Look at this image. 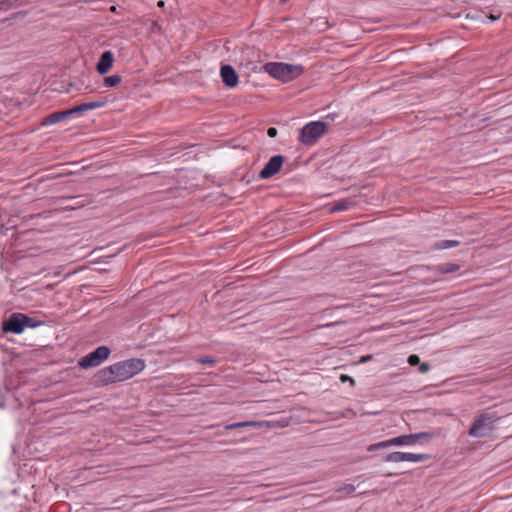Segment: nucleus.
<instances>
[{"label": "nucleus", "instance_id": "obj_30", "mask_svg": "<svg viewBox=\"0 0 512 512\" xmlns=\"http://www.w3.org/2000/svg\"><path fill=\"white\" fill-rule=\"evenodd\" d=\"M395 475H396V474H394V473H387V474H386V476H388V477L395 476Z\"/></svg>", "mask_w": 512, "mask_h": 512}, {"label": "nucleus", "instance_id": "obj_29", "mask_svg": "<svg viewBox=\"0 0 512 512\" xmlns=\"http://www.w3.org/2000/svg\"><path fill=\"white\" fill-rule=\"evenodd\" d=\"M158 6H160V7L164 6V2L163 1H159L158 2Z\"/></svg>", "mask_w": 512, "mask_h": 512}, {"label": "nucleus", "instance_id": "obj_17", "mask_svg": "<svg viewBox=\"0 0 512 512\" xmlns=\"http://www.w3.org/2000/svg\"><path fill=\"white\" fill-rule=\"evenodd\" d=\"M459 268V265L454 263H442L437 266V270L443 274L456 272Z\"/></svg>", "mask_w": 512, "mask_h": 512}, {"label": "nucleus", "instance_id": "obj_4", "mask_svg": "<svg viewBox=\"0 0 512 512\" xmlns=\"http://www.w3.org/2000/svg\"><path fill=\"white\" fill-rule=\"evenodd\" d=\"M499 419L496 412L484 411L479 414L471 425L468 435L474 438H484L495 429V423Z\"/></svg>", "mask_w": 512, "mask_h": 512}, {"label": "nucleus", "instance_id": "obj_22", "mask_svg": "<svg viewBox=\"0 0 512 512\" xmlns=\"http://www.w3.org/2000/svg\"><path fill=\"white\" fill-rule=\"evenodd\" d=\"M196 361L198 363L209 365V366H213L216 363L215 359L212 357H202V358L197 359Z\"/></svg>", "mask_w": 512, "mask_h": 512}, {"label": "nucleus", "instance_id": "obj_6", "mask_svg": "<svg viewBox=\"0 0 512 512\" xmlns=\"http://www.w3.org/2000/svg\"><path fill=\"white\" fill-rule=\"evenodd\" d=\"M110 353L111 351L107 346H99L91 353L82 357L79 361V366L83 369L99 366L109 357Z\"/></svg>", "mask_w": 512, "mask_h": 512}, {"label": "nucleus", "instance_id": "obj_26", "mask_svg": "<svg viewBox=\"0 0 512 512\" xmlns=\"http://www.w3.org/2000/svg\"><path fill=\"white\" fill-rule=\"evenodd\" d=\"M340 380L342 382L349 381L351 384H354V379L352 377L348 376V375H344V374L341 375Z\"/></svg>", "mask_w": 512, "mask_h": 512}, {"label": "nucleus", "instance_id": "obj_20", "mask_svg": "<svg viewBox=\"0 0 512 512\" xmlns=\"http://www.w3.org/2000/svg\"><path fill=\"white\" fill-rule=\"evenodd\" d=\"M121 77L119 75H111L104 78V85L106 87H115L121 82Z\"/></svg>", "mask_w": 512, "mask_h": 512}, {"label": "nucleus", "instance_id": "obj_3", "mask_svg": "<svg viewBox=\"0 0 512 512\" xmlns=\"http://www.w3.org/2000/svg\"><path fill=\"white\" fill-rule=\"evenodd\" d=\"M264 71L275 79L289 82L300 76L304 69L301 65H293L283 62H269L264 66Z\"/></svg>", "mask_w": 512, "mask_h": 512}, {"label": "nucleus", "instance_id": "obj_21", "mask_svg": "<svg viewBox=\"0 0 512 512\" xmlns=\"http://www.w3.org/2000/svg\"><path fill=\"white\" fill-rule=\"evenodd\" d=\"M62 113L64 114L65 120H67L70 117L80 115L79 111L77 110V106L67 109V110H63Z\"/></svg>", "mask_w": 512, "mask_h": 512}, {"label": "nucleus", "instance_id": "obj_27", "mask_svg": "<svg viewBox=\"0 0 512 512\" xmlns=\"http://www.w3.org/2000/svg\"><path fill=\"white\" fill-rule=\"evenodd\" d=\"M489 18L491 19V21H495V20H497V19H499V18H500V15L495 16V15H492V14H491V15L489 16Z\"/></svg>", "mask_w": 512, "mask_h": 512}, {"label": "nucleus", "instance_id": "obj_10", "mask_svg": "<svg viewBox=\"0 0 512 512\" xmlns=\"http://www.w3.org/2000/svg\"><path fill=\"white\" fill-rule=\"evenodd\" d=\"M220 76L223 83L230 88L238 85L239 77L235 69L231 65H223L220 69Z\"/></svg>", "mask_w": 512, "mask_h": 512}, {"label": "nucleus", "instance_id": "obj_28", "mask_svg": "<svg viewBox=\"0 0 512 512\" xmlns=\"http://www.w3.org/2000/svg\"><path fill=\"white\" fill-rule=\"evenodd\" d=\"M334 117H335V115H330L329 114V115L326 116V119H330L331 121H333Z\"/></svg>", "mask_w": 512, "mask_h": 512}, {"label": "nucleus", "instance_id": "obj_7", "mask_svg": "<svg viewBox=\"0 0 512 512\" xmlns=\"http://www.w3.org/2000/svg\"><path fill=\"white\" fill-rule=\"evenodd\" d=\"M429 456L427 454H416L410 452H392L385 456L384 461L391 463L398 462H413L419 463L427 460Z\"/></svg>", "mask_w": 512, "mask_h": 512}, {"label": "nucleus", "instance_id": "obj_9", "mask_svg": "<svg viewBox=\"0 0 512 512\" xmlns=\"http://www.w3.org/2000/svg\"><path fill=\"white\" fill-rule=\"evenodd\" d=\"M22 313H12L9 318L3 322L2 329L6 333L21 334L24 331Z\"/></svg>", "mask_w": 512, "mask_h": 512}, {"label": "nucleus", "instance_id": "obj_13", "mask_svg": "<svg viewBox=\"0 0 512 512\" xmlns=\"http://www.w3.org/2000/svg\"><path fill=\"white\" fill-rule=\"evenodd\" d=\"M62 121H65L64 114L62 113V111H58V112H54V113L49 114L48 116H46L42 120L41 124L43 126H49V125H53V124H56V123H59V122H62Z\"/></svg>", "mask_w": 512, "mask_h": 512}, {"label": "nucleus", "instance_id": "obj_25", "mask_svg": "<svg viewBox=\"0 0 512 512\" xmlns=\"http://www.w3.org/2000/svg\"><path fill=\"white\" fill-rule=\"evenodd\" d=\"M267 135L271 138H274L277 135V129L275 127H269L267 130Z\"/></svg>", "mask_w": 512, "mask_h": 512}, {"label": "nucleus", "instance_id": "obj_1", "mask_svg": "<svg viewBox=\"0 0 512 512\" xmlns=\"http://www.w3.org/2000/svg\"><path fill=\"white\" fill-rule=\"evenodd\" d=\"M145 366L144 360L131 358L102 369L100 376L106 382L124 381L143 371Z\"/></svg>", "mask_w": 512, "mask_h": 512}, {"label": "nucleus", "instance_id": "obj_8", "mask_svg": "<svg viewBox=\"0 0 512 512\" xmlns=\"http://www.w3.org/2000/svg\"><path fill=\"white\" fill-rule=\"evenodd\" d=\"M284 157L281 155L272 156L259 173L260 179H269L278 173L283 165Z\"/></svg>", "mask_w": 512, "mask_h": 512}, {"label": "nucleus", "instance_id": "obj_16", "mask_svg": "<svg viewBox=\"0 0 512 512\" xmlns=\"http://www.w3.org/2000/svg\"><path fill=\"white\" fill-rule=\"evenodd\" d=\"M355 489V486L352 484H344L336 490V494H338L337 498L340 499L351 495Z\"/></svg>", "mask_w": 512, "mask_h": 512}, {"label": "nucleus", "instance_id": "obj_11", "mask_svg": "<svg viewBox=\"0 0 512 512\" xmlns=\"http://www.w3.org/2000/svg\"><path fill=\"white\" fill-rule=\"evenodd\" d=\"M114 55L111 51H105L100 56V59L96 65V70L99 74H106L113 66Z\"/></svg>", "mask_w": 512, "mask_h": 512}, {"label": "nucleus", "instance_id": "obj_18", "mask_svg": "<svg viewBox=\"0 0 512 512\" xmlns=\"http://www.w3.org/2000/svg\"><path fill=\"white\" fill-rule=\"evenodd\" d=\"M21 318L23 320V327H24V329L25 328H36V327H38V326H40L42 324L41 321H37L34 318H31L28 315L23 314V313H22Z\"/></svg>", "mask_w": 512, "mask_h": 512}, {"label": "nucleus", "instance_id": "obj_14", "mask_svg": "<svg viewBox=\"0 0 512 512\" xmlns=\"http://www.w3.org/2000/svg\"><path fill=\"white\" fill-rule=\"evenodd\" d=\"M354 206V203L347 199H340L338 201H335L331 211L332 212H339V211H346L349 210Z\"/></svg>", "mask_w": 512, "mask_h": 512}, {"label": "nucleus", "instance_id": "obj_2", "mask_svg": "<svg viewBox=\"0 0 512 512\" xmlns=\"http://www.w3.org/2000/svg\"><path fill=\"white\" fill-rule=\"evenodd\" d=\"M433 432H420L415 434L400 435L385 441L371 444L367 447V451L373 452L379 449H384L392 446H413L421 441H429L435 437Z\"/></svg>", "mask_w": 512, "mask_h": 512}, {"label": "nucleus", "instance_id": "obj_5", "mask_svg": "<svg viewBox=\"0 0 512 512\" xmlns=\"http://www.w3.org/2000/svg\"><path fill=\"white\" fill-rule=\"evenodd\" d=\"M327 128L328 123L326 122H309L301 129L299 141L306 146H312L324 135Z\"/></svg>", "mask_w": 512, "mask_h": 512}, {"label": "nucleus", "instance_id": "obj_12", "mask_svg": "<svg viewBox=\"0 0 512 512\" xmlns=\"http://www.w3.org/2000/svg\"><path fill=\"white\" fill-rule=\"evenodd\" d=\"M105 104H106V101L102 100V99L96 100V101L85 102V103L77 105V110L79 111L80 114H82L89 110L101 108Z\"/></svg>", "mask_w": 512, "mask_h": 512}, {"label": "nucleus", "instance_id": "obj_31", "mask_svg": "<svg viewBox=\"0 0 512 512\" xmlns=\"http://www.w3.org/2000/svg\"><path fill=\"white\" fill-rule=\"evenodd\" d=\"M282 3H285L287 0H280Z\"/></svg>", "mask_w": 512, "mask_h": 512}, {"label": "nucleus", "instance_id": "obj_15", "mask_svg": "<svg viewBox=\"0 0 512 512\" xmlns=\"http://www.w3.org/2000/svg\"><path fill=\"white\" fill-rule=\"evenodd\" d=\"M262 423L258 421H243V422H237L233 424H228L225 426L226 430H234L237 428H245V427H258Z\"/></svg>", "mask_w": 512, "mask_h": 512}, {"label": "nucleus", "instance_id": "obj_24", "mask_svg": "<svg viewBox=\"0 0 512 512\" xmlns=\"http://www.w3.org/2000/svg\"><path fill=\"white\" fill-rule=\"evenodd\" d=\"M430 370V365L427 362L421 363L419 366V371L421 373H427Z\"/></svg>", "mask_w": 512, "mask_h": 512}, {"label": "nucleus", "instance_id": "obj_23", "mask_svg": "<svg viewBox=\"0 0 512 512\" xmlns=\"http://www.w3.org/2000/svg\"><path fill=\"white\" fill-rule=\"evenodd\" d=\"M408 363L411 365V366H415V365H418L420 364V358L418 355L416 354H412L408 357Z\"/></svg>", "mask_w": 512, "mask_h": 512}, {"label": "nucleus", "instance_id": "obj_19", "mask_svg": "<svg viewBox=\"0 0 512 512\" xmlns=\"http://www.w3.org/2000/svg\"><path fill=\"white\" fill-rule=\"evenodd\" d=\"M460 245V242L457 240H441L435 244L437 249H450L453 247H457Z\"/></svg>", "mask_w": 512, "mask_h": 512}]
</instances>
